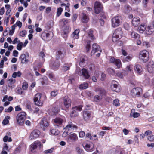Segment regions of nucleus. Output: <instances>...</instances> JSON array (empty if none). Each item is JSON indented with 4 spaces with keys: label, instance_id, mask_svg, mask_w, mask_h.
Instances as JSON below:
<instances>
[{
    "label": "nucleus",
    "instance_id": "62",
    "mask_svg": "<svg viewBox=\"0 0 154 154\" xmlns=\"http://www.w3.org/2000/svg\"><path fill=\"white\" fill-rule=\"evenodd\" d=\"M79 135L80 137L83 138L85 136V133L84 131H81L79 132Z\"/></svg>",
    "mask_w": 154,
    "mask_h": 154
},
{
    "label": "nucleus",
    "instance_id": "49",
    "mask_svg": "<svg viewBox=\"0 0 154 154\" xmlns=\"http://www.w3.org/2000/svg\"><path fill=\"white\" fill-rule=\"evenodd\" d=\"M131 9V7L128 5H125L124 7V11L125 12H129Z\"/></svg>",
    "mask_w": 154,
    "mask_h": 154
},
{
    "label": "nucleus",
    "instance_id": "15",
    "mask_svg": "<svg viewBox=\"0 0 154 154\" xmlns=\"http://www.w3.org/2000/svg\"><path fill=\"white\" fill-rule=\"evenodd\" d=\"M111 89L114 91L118 92L121 90L120 87L118 85V82L115 81H113L111 85Z\"/></svg>",
    "mask_w": 154,
    "mask_h": 154
},
{
    "label": "nucleus",
    "instance_id": "20",
    "mask_svg": "<svg viewBox=\"0 0 154 154\" xmlns=\"http://www.w3.org/2000/svg\"><path fill=\"white\" fill-rule=\"evenodd\" d=\"M70 31V28L69 26H66L65 27L62 32V35L63 38L66 39L68 36V34Z\"/></svg>",
    "mask_w": 154,
    "mask_h": 154
},
{
    "label": "nucleus",
    "instance_id": "19",
    "mask_svg": "<svg viewBox=\"0 0 154 154\" xmlns=\"http://www.w3.org/2000/svg\"><path fill=\"white\" fill-rule=\"evenodd\" d=\"M147 69L148 71L152 73L154 72V63L153 61H150L147 65Z\"/></svg>",
    "mask_w": 154,
    "mask_h": 154
},
{
    "label": "nucleus",
    "instance_id": "56",
    "mask_svg": "<svg viewBox=\"0 0 154 154\" xmlns=\"http://www.w3.org/2000/svg\"><path fill=\"white\" fill-rule=\"evenodd\" d=\"M148 140L151 142H152L154 141V135H150L149 136L147 137Z\"/></svg>",
    "mask_w": 154,
    "mask_h": 154
},
{
    "label": "nucleus",
    "instance_id": "35",
    "mask_svg": "<svg viewBox=\"0 0 154 154\" xmlns=\"http://www.w3.org/2000/svg\"><path fill=\"white\" fill-rule=\"evenodd\" d=\"M77 109V108H73L72 109V111L70 114L71 117H74L78 115V113L76 111V109Z\"/></svg>",
    "mask_w": 154,
    "mask_h": 154
},
{
    "label": "nucleus",
    "instance_id": "9",
    "mask_svg": "<svg viewBox=\"0 0 154 154\" xmlns=\"http://www.w3.org/2000/svg\"><path fill=\"white\" fill-rule=\"evenodd\" d=\"M63 102L64 106V109H68L71 106V101L67 96H65L63 99Z\"/></svg>",
    "mask_w": 154,
    "mask_h": 154
},
{
    "label": "nucleus",
    "instance_id": "6",
    "mask_svg": "<svg viewBox=\"0 0 154 154\" xmlns=\"http://www.w3.org/2000/svg\"><path fill=\"white\" fill-rule=\"evenodd\" d=\"M149 53L146 50H144L140 51L139 54V59L144 62H146L148 60Z\"/></svg>",
    "mask_w": 154,
    "mask_h": 154
},
{
    "label": "nucleus",
    "instance_id": "31",
    "mask_svg": "<svg viewBox=\"0 0 154 154\" xmlns=\"http://www.w3.org/2000/svg\"><path fill=\"white\" fill-rule=\"evenodd\" d=\"M83 116L84 119L85 121H87L90 119L91 114L88 112H85L83 113Z\"/></svg>",
    "mask_w": 154,
    "mask_h": 154
},
{
    "label": "nucleus",
    "instance_id": "32",
    "mask_svg": "<svg viewBox=\"0 0 154 154\" xmlns=\"http://www.w3.org/2000/svg\"><path fill=\"white\" fill-rule=\"evenodd\" d=\"M89 20V17L86 14H82L81 19V21L82 23H86Z\"/></svg>",
    "mask_w": 154,
    "mask_h": 154
},
{
    "label": "nucleus",
    "instance_id": "34",
    "mask_svg": "<svg viewBox=\"0 0 154 154\" xmlns=\"http://www.w3.org/2000/svg\"><path fill=\"white\" fill-rule=\"evenodd\" d=\"M134 112V109H132L131 110V112L130 113V116L131 117L136 118L140 116V115L139 113L135 112Z\"/></svg>",
    "mask_w": 154,
    "mask_h": 154
},
{
    "label": "nucleus",
    "instance_id": "40",
    "mask_svg": "<svg viewBox=\"0 0 154 154\" xmlns=\"http://www.w3.org/2000/svg\"><path fill=\"white\" fill-rule=\"evenodd\" d=\"M10 118L9 116H6L2 122L3 124L5 125L8 123L9 122V119H10Z\"/></svg>",
    "mask_w": 154,
    "mask_h": 154
},
{
    "label": "nucleus",
    "instance_id": "4",
    "mask_svg": "<svg viewBox=\"0 0 154 154\" xmlns=\"http://www.w3.org/2000/svg\"><path fill=\"white\" fill-rule=\"evenodd\" d=\"M76 72L79 75L82 76L86 79H89L90 76L88 72L85 68L82 69L81 71L80 70L79 67H77L76 69Z\"/></svg>",
    "mask_w": 154,
    "mask_h": 154
},
{
    "label": "nucleus",
    "instance_id": "7",
    "mask_svg": "<svg viewBox=\"0 0 154 154\" xmlns=\"http://www.w3.org/2000/svg\"><path fill=\"white\" fill-rule=\"evenodd\" d=\"M40 124L41 127L44 131L48 130L49 127V121L46 118H43L42 119Z\"/></svg>",
    "mask_w": 154,
    "mask_h": 154
},
{
    "label": "nucleus",
    "instance_id": "3",
    "mask_svg": "<svg viewBox=\"0 0 154 154\" xmlns=\"http://www.w3.org/2000/svg\"><path fill=\"white\" fill-rule=\"evenodd\" d=\"M34 102L37 106H42L43 104V101L42 99V95L40 93L36 94L33 99Z\"/></svg>",
    "mask_w": 154,
    "mask_h": 154
},
{
    "label": "nucleus",
    "instance_id": "22",
    "mask_svg": "<svg viewBox=\"0 0 154 154\" xmlns=\"http://www.w3.org/2000/svg\"><path fill=\"white\" fill-rule=\"evenodd\" d=\"M83 38L85 40L89 41L95 39L94 36L93 35L92 31L90 32L88 35H84Z\"/></svg>",
    "mask_w": 154,
    "mask_h": 154
},
{
    "label": "nucleus",
    "instance_id": "8",
    "mask_svg": "<svg viewBox=\"0 0 154 154\" xmlns=\"http://www.w3.org/2000/svg\"><path fill=\"white\" fill-rule=\"evenodd\" d=\"M53 36V33L51 32H48L47 31L43 32L41 34L42 38L45 41L50 40Z\"/></svg>",
    "mask_w": 154,
    "mask_h": 154
},
{
    "label": "nucleus",
    "instance_id": "59",
    "mask_svg": "<svg viewBox=\"0 0 154 154\" xmlns=\"http://www.w3.org/2000/svg\"><path fill=\"white\" fill-rule=\"evenodd\" d=\"M15 25L16 26H18L19 28H20L22 25V23L20 21H17L16 22Z\"/></svg>",
    "mask_w": 154,
    "mask_h": 154
},
{
    "label": "nucleus",
    "instance_id": "44",
    "mask_svg": "<svg viewBox=\"0 0 154 154\" xmlns=\"http://www.w3.org/2000/svg\"><path fill=\"white\" fill-rule=\"evenodd\" d=\"M19 42L17 44V49L18 50L20 51L22 50V47L23 46V43L21 42Z\"/></svg>",
    "mask_w": 154,
    "mask_h": 154
},
{
    "label": "nucleus",
    "instance_id": "14",
    "mask_svg": "<svg viewBox=\"0 0 154 154\" xmlns=\"http://www.w3.org/2000/svg\"><path fill=\"white\" fill-rule=\"evenodd\" d=\"M40 134V131L38 130H34L31 133L29 139L30 140L35 139L39 137Z\"/></svg>",
    "mask_w": 154,
    "mask_h": 154
},
{
    "label": "nucleus",
    "instance_id": "48",
    "mask_svg": "<svg viewBox=\"0 0 154 154\" xmlns=\"http://www.w3.org/2000/svg\"><path fill=\"white\" fill-rule=\"evenodd\" d=\"M113 105L116 106H120V103H119V100L117 99L114 100L113 102Z\"/></svg>",
    "mask_w": 154,
    "mask_h": 154
},
{
    "label": "nucleus",
    "instance_id": "17",
    "mask_svg": "<svg viewBox=\"0 0 154 154\" xmlns=\"http://www.w3.org/2000/svg\"><path fill=\"white\" fill-rule=\"evenodd\" d=\"M109 60L110 62L115 64L118 68H120L121 67L122 63L119 59H116L114 57H111Z\"/></svg>",
    "mask_w": 154,
    "mask_h": 154
},
{
    "label": "nucleus",
    "instance_id": "2",
    "mask_svg": "<svg viewBox=\"0 0 154 154\" xmlns=\"http://www.w3.org/2000/svg\"><path fill=\"white\" fill-rule=\"evenodd\" d=\"M123 33L121 28L116 29L115 31L112 38L114 42H116L121 39L122 37Z\"/></svg>",
    "mask_w": 154,
    "mask_h": 154
},
{
    "label": "nucleus",
    "instance_id": "36",
    "mask_svg": "<svg viewBox=\"0 0 154 154\" xmlns=\"http://www.w3.org/2000/svg\"><path fill=\"white\" fill-rule=\"evenodd\" d=\"M20 58L21 59L22 63H27L28 62V60L26 59L25 54H21L20 57Z\"/></svg>",
    "mask_w": 154,
    "mask_h": 154
},
{
    "label": "nucleus",
    "instance_id": "45",
    "mask_svg": "<svg viewBox=\"0 0 154 154\" xmlns=\"http://www.w3.org/2000/svg\"><path fill=\"white\" fill-rule=\"evenodd\" d=\"M28 87V83L26 82H24L22 86V88L24 90H26L27 89Z\"/></svg>",
    "mask_w": 154,
    "mask_h": 154
},
{
    "label": "nucleus",
    "instance_id": "13",
    "mask_svg": "<svg viewBox=\"0 0 154 154\" xmlns=\"http://www.w3.org/2000/svg\"><path fill=\"white\" fill-rule=\"evenodd\" d=\"M142 89L140 88H133L131 91V94L134 97H139Z\"/></svg>",
    "mask_w": 154,
    "mask_h": 154
},
{
    "label": "nucleus",
    "instance_id": "25",
    "mask_svg": "<svg viewBox=\"0 0 154 154\" xmlns=\"http://www.w3.org/2000/svg\"><path fill=\"white\" fill-rule=\"evenodd\" d=\"M154 32V29L152 28L151 26H146L145 33L147 35H151Z\"/></svg>",
    "mask_w": 154,
    "mask_h": 154
},
{
    "label": "nucleus",
    "instance_id": "38",
    "mask_svg": "<svg viewBox=\"0 0 154 154\" xmlns=\"http://www.w3.org/2000/svg\"><path fill=\"white\" fill-rule=\"evenodd\" d=\"M88 86V84L87 83H84L81 84L79 86V88L82 89H85L87 88Z\"/></svg>",
    "mask_w": 154,
    "mask_h": 154
},
{
    "label": "nucleus",
    "instance_id": "1",
    "mask_svg": "<svg viewBox=\"0 0 154 154\" xmlns=\"http://www.w3.org/2000/svg\"><path fill=\"white\" fill-rule=\"evenodd\" d=\"M26 118V113L24 112H21L18 113L16 117V121L17 124L20 126L23 125Z\"/></svg>",
    "mask_w": 154,
    "mask_h": 154
},
{
    "label": "nucleus",
    "instance_id": "52",
    "mask_svg": "<svg viewBox=\"0 0 154 154\" xmlns=\"http://www.w3.org/2000/svg\"><path fill=\"white\" fill-rule=\"evenodd\" d=\"M58 54L59 55L64 56L65 55L66 51L64 50L59 51H58Z\"/></svg>",
    "mask_w": 154,
    "mask_h": 154
},
{
    "label": "nucleus",
    "instance_id": "11",
    "mask_svg": "<svg viewBox=\"0 0 154 154\" xmlns=\"http://www.w3.org/2000/svg\"><path fill=\"white\" fill-rule=\"evenodd\" d=\"M78 139L77 135L75 133H71L66 138V140L68 143L74 142Z\"/></svg>",
    "mask_w": 154,
    "mask_h": 154
},
{
    "label": "nucleus",
    "instance_id": "55",
    "mask_svg": "<svg viewBox=\"0 0 154 154\" xmlns=\"http://www.w3.org/2000/svg\"><path fill=\"white\" fill-rule=\"evenodd\" d=\"M5 8L8 13H10L11 10V8L9 5L6 4L5 5Z\"/></svg>",
    "mask_w": 154,
    "mask_h": 154
},
{
    "label": "nucleus",
    "instance_id": "46",
    "mask_svg": "<svg viewBox=\"0 0 154 154\" xmlns=\"http://www.w3.org/2000/svg\"><path fill=\"white\" fill-rule=\"evenodd\" d=\"M85 59L86 57L84 56H82L81 57L80 62L79 63V64L80 66H83V63H85Z\"/></svg>",
    "mask_w": 154,
    "mask_h": 154
},
{
    "label": "nucleus",
    "instance_id": "10",
    "mask_svg": "<svg viewBox=\"0 0 154 154\" xmlns=\"http://www.w3.org/2000/svg\"><path fill=\"white\" fill-rule=\"evenodd\" d=\"M83 145L85 150L88 152L93 151L94 147L93 143L89 141L84 143Z\"/></svg>",
    "mask_w": 154,
    "mask_h": 154
},
{
    "label": "nucleus",
    "instance_id": "53",
    "mask_svg": "<svg viewBox=\"0 0 154 154\" xmlns=\"http://www.w3.org/2000/svg\"><path fill=\"white\" fill-rule=\"evenodd\" d=\"M27 33L26 32V30H24L21 31L19 35L21 37H23L25 36Z\"/></svg>",
    "mask_w": 154,
    "mask_h": 154
},
{
    "label": "nucleus",
    "instance_id": "54",
    "mask_svg": "<svg viewBox=\"0 0 154 154\" xmlns=\"http://www.w3.org/2000/svg\"><path fill=\"white\" fill-rule=\"evenodd\" d=\"M20 2L22 4H23V6L25 8H26L28 5V3L27 1H24V0H20Z\"/></svg>",
    "mask_w": 154,
    "mask_h": 154
},
{
    "label": "nucleus",
    "instance_id": "33",
    "mask_svg": "<svg viewBox=\"0 0 154 154\" xmlns=\"http://www.w3.org/2000/svg\"><path fill=\"white\" fill-rule=\"evenodd\" d=\"M9 82L8 84V87L11 88H13L14 86V83L16 80L15 79H10Z\"/></svg>",
    "mask_w": 154,
    "mask_h": 154
},
{
    "label": "nucleus",
    "instance_id": "21",
    "mask_svg": "<svg viewBox=\"0 0 154 154\" xmlns=\"http://www.w3.org/2000/svg\"><path fill=\"white\" fill-rule=\"evenodd\" d=\"M140 19L139 17H135L132 20V24L134 27L137 26L140 23Z\"/></svg>",
    "mask_w": 154,
    "mask_h": 154
},
{
    "label": "nucleus",
    "instance_id": "39",
    "mask_svg": "<svg viewBox=\"0 0 154 154\" xmlns=\"http://www.w3.org/2000/svg\"><path fill=\"white\" fill-rule=\"evenodd\" d=\"M21 75V73L20 71L14 72L12 75V77L13 78H16L17 77H20Z\"/></svg>",
    "mask_w": 154,
    "mask_h": 154
},
{
    "label": "nucleus",
    "instance_id": "27",
    "mask_svg": "<svg viewBox=\"0 0 154 154\" xmlns=\"http://www.w3.org/2000/svg\"><path fill=\"white\" fill-rule=\"evenodd\" d=\"M130 35L131 38L134 40L139 39L140 38V35L133 30L132 31Z\"/></svg>",
    "mask_w": 154,
    "mask_h": 154
},
{
    "label": "nucleus",
    "instance_id": "28",
    "mask_svg": "<svg viewBox=\"0 0 154 154\" xmlns=\"http://www.w3.org/2000/svg\"><path fill=\"white\" fill-rule=\"evenodd\" d=\"M134 70L137 73L141 74L143 71L141 66L139 65H136L134 67Z\"/></svg>",
    "mask_w": 154,
    "mask_h": 154
},
{
    "label": "nucleus",
    "instance_id": "47",
    "mask_svg": "<svg viewBox=\"0 0 154 154\" xmlns=\"http://www.w3.org/2000/svg\"><path fill=\"white\" fill-rule=\"evenodd\" d=\"M3 140L5 142H6L8 141L11 142L12 141V139L11 137H9L7 136H5L4 137Z\"/></svg>",
    "mask_w": 154,
    "mask_h": 154
},
{
    "label": "nucleus",
    "instance_id": "37",
    "mask_svg": "<svg viewBox=\"0 0 154 154\" xmlns=\"http://www.w3.org/2000/svg\"><path fill=\"white\" fill-rule=\"evenodd\" d=\"M13 99V97L11 96L8 97L7 95H6L4 96L2 100V101L3 102H5L8 100V101H12Z\"/></svg>",
    "mask_w": 154,
    "mask_h": 154
},
{
    "label": "nucleus",
    "instance_id": "57",
    "mask_svg": "<svg viewBox=\"0 0 154 154\" xmlns=\"http://www.w3.org/2000/svg\"><path fill=\"white\" fill-rule=\"evenodd\" d=\"M90 140H98V137L96 135L91 136L90 137Z\"/></svg>",
    "mask_w": 154,
    "mask_h": 154
},
{
    "label": "nucleus",
    "instance_id": "64",
    "mask_svg": "<svg viewBox=\"0 0 154 154\" xmlns=\"http://www.w3.org/2000/svg\"><path fill=\"white\" fill-rule=\"evenodd\" d=\"M51 110L52 112H56L59 111V109L58 108L56 107H53L51 109Z\"/></svg>",
    "mask_w": 154,
    "mask_h": 154
},
{
    "label": "nucleus",
    "instance_id": "24",
    "mask_svg": "<svg viewBox=\"0 0 154 154\" xmlns=\"http://www.w3.org/2000/svg\"><path fill=\"white\" fill-rule=\"evenodd\" d=\"M77 128V126H76L73 125L71 122H70L64 128L65 131H67Z\"/></svg>",
    "mask_w": 154,
    "mask_h": 154
},
{
    "label": "nucleus",
    "instance_id": "12",
    "mask_svg": "<svg viewBox=\"0 0 154 154\" xmlns=\"http://www.w3.org/2000/svg\"><path fill=\"white\" fill-rule=\"evenodd\" d=\"M98 52L97 54V56L99 57L100 55L101 51L100 49L99 46L96 44H94L92 45V50L91 52V54H94L96 52Z\"/></svg>",
    "mask_w": 154,
    "mask_h": 154
},
{
    "label": "nucleus",
    "instance_id": "63",
    "mask_svg": "<svg viewBox=\"0 0 154 154\" xmlns=\"http://www.w3.org/2000/svg\"><path fill=\"white\" fill-rule=\"evenodd\" d=\"M144 133L146 136H148L151 135L152 134V132L151 131L147 130Z\"/></svg>",
    "mask_w": 154,
    "mask_h": 154
},
{
    "label": "nucleus",
    "instance_id": "43",
    "mask_svg": "<svg viewBox=\"0 0 154 154\" xmlns=\"http://www.w3.org/2000/svg\"><path fill=\"white\" fill-rule=\"evenodd\" d=\"M132 57V55L128 56L123 59V62H128L131 60Z\"/></svg>",
    "mask_w": 154,
    "mask_h": 154
},
{
    "label": "nucleus",
    "instance_id": "26",
    "mask_svg": "<svg viewBox=\"0 0 154 154\" xmlns=\"http://www.w3.org/2000/svg\"><path fill=\"white\" fill-rule=\"evenodd\" d=\"M38 146H39L40 148L41 147V142L38 141H35L31 145V150L32 151V149L34 150V149H36Z\"/></svg>",
    "mask_w": 154,
    "mask_h": 154
},
{
    "label": "nucleus",
    "instance_id": "51",
    "mask_svg": "<svg viewBox=\"0 0 154 154\" xmlns=\"http://www.w3.org/2000/svg\"><path fill=\"white\" fill-rule=\"evenodd\" d=\"M63 11V9L61 8L60 7L58 8L57 13V16L58 17L60 16L61 15Z\"/></svg>",
    "mask_w": 154,
    "mask_h": 154
},
{
    "label": "nucleus",
    "instance_id": "60",
    "mask_svg": "<svg viewBox=\"0 0 154 154\" xmlns=\"http://www.w3.org/2000/svg\"><path fill=\"white\" fill-rule=\"evenodd\" d=\"M116 152L117 154H124L125 152L124 150L122 149H120L116 150Z\"/></svg>",
    "mask_w": 154,
    "mask_h": 154
},
{
    "label": "nucleus",
    "instance_id": "29",
    "mask_svg": "<svg viewBox=\"0 0 154 154\" xmlns=\"http://www.w3.org/2000/svg\"><path fill=\"white\" fill-rule=\"evenodd\" d=\"M80 30L79 29H77L75 30L72 33V36L74 39H78L79 38V33Z\"/></svg>",
    "mask_w": 154,
    "mask_h": 154
},
{
    "label": "nucleus",
    "instance_id": "5",
    "mask_svg": "<svg viewBox=\"0 0 154 154\" xmlns=\"http://www.w3.org/2000/svg\"><path fill=\"white\" fill-rule=\"evenodd\" d=\"M122 21L121 17L119 16H115L111 19V25L112 27L115 28L118 26Z\"/></svg>",
    "mask_w": 154,
    "mask_h": 154
},
{
    "label": "nucleus",
    "instance_id": "18",
    "mask_svg": "<svg viewBox=\"0 0 154 154\" xmlns=\"http://www.w3.org/2000/svg\"><path fill=\"white\" fill-rule=\"evenodd\" d=\"M146 26V24L144 23H142L138 27L137 32L140 33H143L144 32H145Z\"/></svg>",
    "mask_w": 154,
    "mask_h": 154
},
{
    "label": "nucleus",
    "instance_id": "23",
    "mask_svg": "<svg viewBox=\"0 0 154 154\" xmlns=\"http://www.w3.org/2000/svg\"><path fill=\"white\" fill-rule=\"evenodd\" d=\"M54 122L58 126L61 125L64 122V119L63 118L60 117H56L53 120Z\"/></svg>",
    "mask_w": 154,
    "mask_h": 154
},
{
    "label": "nucleus",
    "instance_id": "30",
    "mask_svg": "<svg viewBox=\"0 0 154 154\" xmlns=\"http://www.w3.org/2000/svg\"><path fill=\"white\" fill-rule=\"evenodd\" d=\"M104 92V90H101V92H100L99 96L96 95L94 97V100L97 102H99L101 100L102 98V95L101 93H103Z\"/></svg>",
    "mask_w": 154,
    "mask_h": 154
},
{
    "label": "nucleus",
    "instance_id": "50",
    "mask_svg": "<svg viewBox=\"0 0 154 154\" xmlns=\"http://www.w3.org/2000/svg\"><path fill=\"white\" fill-rule=\"evenodd\" d=\"M58 93V91L57 90H54L51 92V96L53 97L56 96Z\"/></svg>",
    "mask_w": 154,
    "mask_h": 154
},
{
    "label": "nucleus",
    "instance_id": "58",
    "mask_svg": "<svg viewBox=\"0 0 154 154\" xmlns=\"http://www.w3.org/2000/svg\"><path fill=\"white\" fill-rule=\"evenodd\" d=\"M124 26L125 29L127 30H128L130 28V25L127 23H125L124 24Z\"/></svg>",
    "mask_w": 154,
    "mask_h": 154
},
{
    "label": "nucleus",
    "instance_id": "16",
    "mask_svg": "<svg viewBox=\"0 0 154 154\" xmlns=\"http://www.w3.org/2000/svg\"><path fill=\"white\" fill-rule=\"evenodd\" d=\"M103 6L100 2L98 1L95 2L94 5L95 12L97 14L99 13L102 10Z\"/></svg>",
    "mask_w": 154,
    "mask_h": 154
},
{
    "label": "nucleus",
    "instance_id": "42",
    "mask_svg": "<svg viewBox=\"0 0 154 154\" xmlns=\"http://www.w3.org/2000/svg\"><path fill=\"white\" fill-rule=\"evenodd\" d=\"M41 82L42 85H43L45 84H47L48 82V79L45 76L44 77L41 78Z\"/></svg>",
    "mask_w": 154,
    "mask_h": 154
},
{
    "label": "nucleus",
    "instance_id": "61",
    "mask_svg": "<svg viewBox=\"0 0 154 154\" xmlns=\"http://www.w3.org/2000/svg\"><path fill=\"white\" fill-rule=\"evenodd\" d=\"M54 149L53 148H51L50 149H48L45 151L44 152L46 154L51 153L53 152Z\"/></svg>",
    "mask_w": 154,
    "mask_h": 154
},
{
    "label": "nucleus",
    "instance_id": "41",
    "mask_svg": "<svg viewBox=\"0 0 154 154\" xmlns=\"http://www.w3.org/2000/svg\"><path fill=\"white\" fill-rule=\"evenodd\" d=\"M51 133L54 135H57L59 134V131L57 130L53 129L50 130Z\"/></svg>",
    "mask_w": 154,
    "mask_h": 154
}]
</instances>
